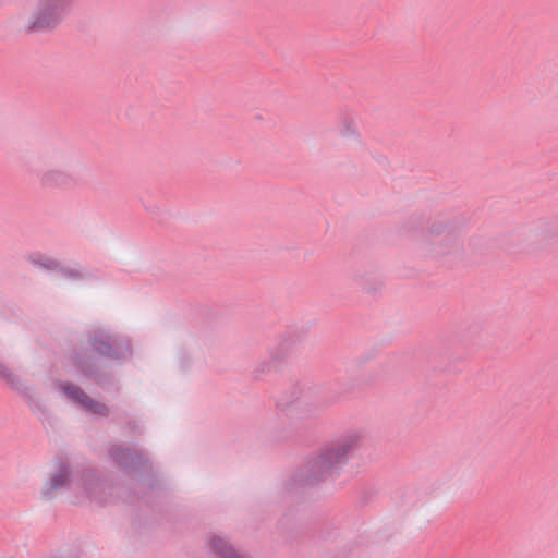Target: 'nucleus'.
I'll use <instances>...</instances> for the list:
<instances>
[{
  "label": "nucleus",
  "mask_w": 558,
  "mask_h": 558,
  "mask_svg": "<svg viewBox=\"0 0 558 558\" xmlns=\"http://www.w3.org/2000/svg\"><path fill=\"white\" fill-rule=\"evenodd\" d=\"M87 349L92 354L75 352L73 365L84 377L90 379L102 389L110 390L114 386L111 369L101 364L100 359L123 364L132 357L133 349L129 337L112 332L102 327H95L85 333Z\"/></svg>",
  "instance_id": "nucleus-1"
},
{
  "label": "nucleus",
  "mask_w": 558,
  "mask_h": 558,
  "mask_svg": "<svg viewBox=\"0 0 558 558\" xmlns=\"http://www.w3.org/2000/svg\"><path fill=\"white\" fill-rule=\"evenodd\" d=\"M360 447L357 434H349L325 445L291 474L284 483V490L290 495L303 493L307 487L338 476Z\"/></svg>",
  "instance_id": "nucleus-2"
},
{
  "label": "nucleus",
  "mask_w": 558,
  "mask_h": 558,
  "mask_svg": "<svg viewBox=\"0 0 558 558\" xmlns=\"http://www.w3.org/2000/svg\"><path fill=\"white\" fill-rule=\"evenodd\" d=\"M466 228L468 218L463 214L439 213L428 218L425 251L435 257L460 253Z\"/></svg>",
  "instance_id": "nucleus-3"
},
{
  "label": "nucleus",
  "mask_w": 558,
  "mask_h": 558,
  "mask_svg": "<svg viewBox=\"0 0 558 558\" xmlns=\"http://www.w3.org/2000/svg\"><path fill=\"white\" fill-rule=\"evenodd\" d=\"M70 156V149L63 142L43 143L38 148V159L47 168L37 175L38 183L44 190H72L78 186L80 181L72 172L56 167L64 162Z\"/></svg>",
  "instance_id": "nucleus-4"
},
{
  "label": "nucleus",
  "mask_w": 558,
  "mask_h": 558,
  "mask_svg": "<svg viewBox=\"0 0 558 558\" xmlns=\"http://www.w3.org/2000/svg\"><path fill=\"white\" fill-rule=\"evenodd\" d=\"M77 0H36L24 25L29 34L50 33L57 29L71 13Z\"/></svg>",
  "instance_id": "nucleus-5"
},
{
  "label": "nucleus",
  "mask_w": 558,
  "mask_h": 558,
  "mask_svg": "<svg viewBox=\"0 0 558 558\" xmlns=\"http://www.w3.org/2000/svg\"><path fill=\"white\" fill-rule=\"evenodd\" d=\"M109 456L114 464L129 476L143 478L153 473L149 458L141 450L116 445L110 448Z\"/></svg>",
  "instance_id": "nucleus-6"
},
{
  "label": "nucleus",
  "mask_w": 558,
  "mask_h": 558,
  "mask_svg": "<svg viewBox=\"0 0 558 558\" xmlns=\"http://www.w3.org/2000/svg\"><path fill=\"white\" fill-rule=\"evenodd\" d=\"M0 380L4 381L12 390L17 392L28 404L34 413L47 414V408L41 403L39 397L34 393L20 376L15 375L9 366L0 360Z\"/></svg>",
  "instance_id": "nucleus-7"
},
{
  "label": "nucleus",
  "mask_w": 558,
  "mask_h": 558,
  "mask_svg": "<svg viewBox=\"0 0 558 558\" xmlns=\"http://www.w3.org/2000/svg\"><path fill=\"white\" fill-rule=\"evenodd\" d=\"M80 486L83 488L85 496L99 505L107 501L109 481L102 472L94 468L82 470L80 475Z\"/></svg>",
  "instance_id": "nucleus-8"
},
{
  "label": "nucleus",
  "mask_w": 558,
  "mask_h": 558,
  "mask_svg": "<svg viewBox=\"0 0 558 558\" xmlns=\"http://www.w3.org/2000/svg\"><path fill=\"white\" fill-rule=\"evenodd\" d=\"M73 478V470L69 462L62 458H57L56 470L50 473L49 478L43 484L40 497L45 501L56 498V490L60 488H70Z\"/></svg>",
  "instance_id": "nucleus-9"
},
{
  "label": "nucleus",
  "mask_w": 558,
  "mask_h": 558,
  "mask_svg": "<svg viewBox=\"0 0 558 558\" xmlns=\"http://www.w3.org/2000/svg\"><path fill=\"white\" fill-rule=\"evenodd\" d=\"M307 332L308 327L302 326L281 335L278 343L269 349L271 361L283 362L290 357L294 353L296 345L305 340Z\"/></svg>",
  "instance_id": "nucleus-10"
},
{
  "label": "nucleus",
  "mask_w": 558,
  "mask_h": 558,
  "mask_svg": "<svg viewBox=\"0 0 558 558\" xmlns=\"http://www.w3.org/2000/svg\"><path fill=\"white\" fill-rule=\"evenodd\" d=\"M352 282L362 291L375 293L384 287V280L374 265L356 267L351 275Z\"/></svg>",
  "instance_id": "nucleus-11"
},
{
  "label": "nucleus",
  "mask_w": 558,
  "mask_h": 558,
  "mask_svg": "<svg viewBox=\"0 0 558 558\" xmlns=\"http://www.w3.org/2000/svg\"><path fill=\"white\" fill-rule=\"evenodd\" d=\"M462 359L457 348L449 343H441L435 347L429 354V361L435 368L445 371L450 368L454 362Z\"/></svg>",
  "instance_id": "nucleus-12"
},
{
  "label": "nucleus",
  "mask_w": 558,
  "mask_h": 558,
  "mask_svg": "<svg viewBox=\"0 0 558 558\" xmlns=\"http://www.w3.org/2000/svg\"><path fill=\"white\" fill-rule=\"evenodd\" d=\"M428 219L426 220L423 214H412L402 225V231L404 234L415 236L422 234L424 229L427 231Z\"/></svg>",
  "instance_id": "nucleus-13"
},
{
  "label": "nucleus",
  "mask_w": 558,
  "mask_h": 558,
  "mask_svg": "<svg viewBox=\"0 0 558 558\" xmlns=\"http://www.w3.org/2000/svg\"><path fill=\"white\" fill-rule=\"evenodd\" d=\"M27 260L34 266L38 268H43L49 271H57L60 269V262L53 259L45 254L39 252L33 253L27 257Z\"/></svg>",
  "instance_id": "nucleus-14"
},
{
  "label": "nucleus",
  "mask_w": 558,
  "mask_h": 558,
  "mask_svg": "<svg viewBox=\"0 0 558 558\" xmlns=\"http://www.w3.org/2000/svg\"><path fill=\"white\" fill-rule=\"evenodd\" d=\"M301 397V388L299 385H294L291 387L290 396L286 397L282 395L276 400V405L281 411L287 410L289 407L294 404Z\"/></svg>",
  "instance_id": "nucleus-15"
},
{
  "label": "nucleus",
  "mask_w": 558,
  "mask_h": 558,
  "mask_svg": "<svg viewBox=\"0 0 558 558\" xmlns=\"http://www.w3.org/2000/svg\"><path fill=\"white\" fill-rule=\"evenodd\" d=\"M81 405H83L89 412L101 416H107L110 413L109 408L105 403L97 401L89 396H87Z\"/></svg>",
  "instance_id": "nucleus-16"
},
{
  "label": "nucleus",
  "mask_w": 558,
  "mask_h": 558,
  "mask_svg": "<svg viewBox=\"0 0 558 558\" xmlns=\"http://www.w3.org/2000/svg\"><path fill=\"white\" fill-rule=\"evenodd\" d=\"M64 393L74 400L76 403L82 404L87 398V393L83 391L78 386L66 383L62 386Z\"/></svg>",
  "instance_id": "nucleus-17"
},
{
  "label": "nucleus",
  "mask_w": 558,
  "mask_h": 558,
  "mask_svg": "<svg viewBox=\"0 0 558 558\" xmlns=\"http://www.w3.org/2000/svg\"><path fill=\"white\" fill-rule=\"evenodd\" d=\"M57 272H60L64 278L73 280V281H81V280H84L85 278L89 277V275L84 274L80 269L62 266L61 263H60V269H58Z\"/></svg>",
  "instance_id": "nucleus-18"
},
{
  "label": "nucleus",
  "mask_w": 558,
  "mask_h": 558,
  "mask_svg": "<svg viewBox=\"0 0 558 558\" xmlns=\"http://www.w3.org/2000/svg\"><path fill=\"white\" fill-rule=\"evenodd\" d=\"M341 136L348 140L357 141L360 134L356 124L352 120H345L340 131Z\"/></svg>",
  "instance_id": "nucleus-19"
},
{
  "label": "nucleus",
  "mask_w": 558,
  "mask_h": 558,
  "mask_svg": "<svg viewBox=\"0 0 558 558\" xmlns=\"http://www.w3.org/2000/svg\"><path fill=\"white\" fill-rule=\"evenodd\" d=\"M275 363H277V361H271V357L269 359V361H263L258 363L252 371V377L256 380L260 379L264 374L268 373L271 369Z\"/></svg>",
  "instance_id": "nucleus-20"
},
{
  "label": "nucleus",
  "mask_w": 558,
  "mask_h": 558,
  "mask_svg": "<svg viewBox=\"0 0 558 558\" xmlns=\"http://www.w3.org/2000/svg\"><path fill=\"white\" fill-rule=\"evenodd\" d=\"M352 388H353V386H347V387L338 390L337 393H338V396L343 395V393L348 392L349 390H351Z\"/></svg>",
  "instance_id": "nucleus-21"
},
{
  "label": "nucleus",
  "mask_w": 558,
  "mask_h": 558,
  "mask_svg": "<svg viewBox=\"0 0 558 558\" xmlns=\"http://www.w3.org/2000/svg\"><path fill=\"white\" fill-rule=\"evenodd\" d=\"M377 161H378V162H384V161H386V157H384V156H379V157L377 158Z\"/></svg>",
  "instance_id": "nucleus-22"
},
{
  "label": "nucleus",
  "mask_w": 558,
  "mask_h": 558,
  "mask_svg": "<svg viewBox=\"0 0 558 558\" xmlns=\"http://www.w3.org/2000/svg\"><path fill=\"white\" fill-rule=\"evenodd\" d=\"M335 401H336V398H332V399H330V400H329V402H328V403H332V402H335Z\"/></svg>",
  "instance_id": "nucleus-23"
},
{
  "label": "nucleus",
  "mask_w": 558,
  "mask_h": 558,
  "mask_svg": "<svg viewBox=\"0 0 558 558\" xmlns=\"http://www.w3.org/2000/svg\"><path fill=\"white\" fill-rule=\"evenodd\" d=\"M149 486L150 488H155V483L151 482Z\"/></svg>",
  "instance_id": "nucleus-24"
}]
</instances>
